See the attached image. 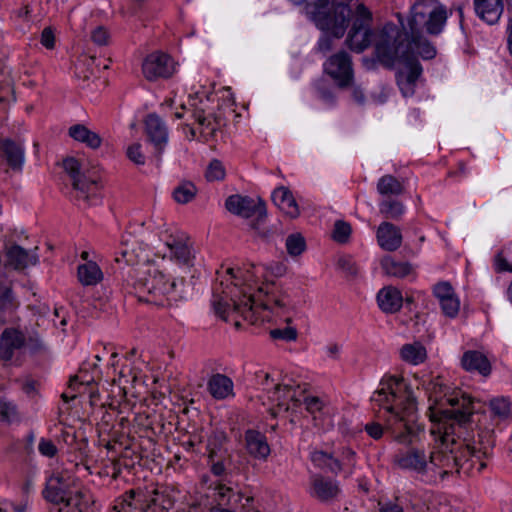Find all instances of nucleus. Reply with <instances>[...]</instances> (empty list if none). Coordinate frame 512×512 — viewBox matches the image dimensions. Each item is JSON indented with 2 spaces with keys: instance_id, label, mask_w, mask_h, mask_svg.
I'll return each instance as SVG.
<instances>
[{
  "instance_id": "obj_45",
  "label": "nucleus",
  "mask_w": 512,
  "mask_h": 512,
  "mask_svg": "<svg viewBox=\"0 0 512 512\" xmlns=\"http://www.w3.org/2000/svg\"><path fill=\"white\" fill-rule=\"evenodd\" d=\"M226 171L221 161L213 159L206 170L205 176L208 181H220L225 178Z\"/></svg>"
},
{
  "instance_id": "obj_56",
  "label": "nucleus",
  "mask_w": 512,
  "mask_h": 512,
  "mask_svg": "<svg viewBox=\"0 0 512 512\" xmlns=\"http://www.w3.org/2000/svg\"><path fill=\"white\" fill-rule=\"evenodd\" d=\"M91 38L97 45H105L108 43L109 34L104 27H97L92 31Z\"/></svg>"
},
{
  "instance_id": "obj_5",
  "label": "nucleus",
  "mask_w": 512,
  "mask_h": 512,
  "mask_svg": "<svg viewBox=\"0 0 512 512\" xmlns=\"http://www.w3.org/2000/svg\"><path fill=\"white\" fill-rule=\"evenodd\" d=\"M183 280L167 278L155 266H148L135 282L138 300L156 306H168L183 298Z\"/></svg>"
},
{
  "instance_id": "obj_9",
  "label": "nucleus",
  "mask_w": 512,
  "mask_h": 512,
  "mask_svg": "<svg viewBox=\"0 0 512 512\" xmlns=\"http://www.w3.org/2000/svg\"><path fill=\"white\" fill-rule=\"evenodd\" d=\"M408 38V34L403 37L395 24H385L373 34L375 54L378 60L387 67L395 66L399 59L409 54Z\"/></svg>"
},
{
  "instance_id": "obj_36",
  "label": "nucleus",
  "mask_w": 512,
  "mask_h": 512,
  "mask_svg": "<svg viewBox=\"0 0 512 512\" xmlns=\"http://www.w3.org/2000/svg\"><path fill=\"white\" fill-rule=\"evenodd\" d=\"M143 498L144 494L142 492L130 490L123 496L122 502L115 506V509H119L118 512L142 511L144 509Z\"/></svg>"
},
{
  "instance_id": "obj_20",
  "label": "nucleus",
  "mask_w": 512,
  "mask_h": 512,
  "mask_svg": "<svg viewBox=\"0 0 512 512\" xmlns=\"http://www.w3.org/2000/svg\"><path fill=\"white\" fill-rule=\"evenodd\" d=\"M24 334L15 328H6L0 337V358L10 361L25 345Z\"/></svg>"
},
{
  "instance_id": "obj_61",
  "label": "nucleus",
  "mask_w": 512,
  "mask_h": 512,
  "mask_svg": "<svg viewBox=\"0 0 512 512\" xmlns=\"http://www.w3.org/2000/svg\"><path fill=\"white\" fill-rule=\"evenodd\" d=\"M341 457H342V460L344 461L345 465L349 466L350 468L355 466L356 454L352 449H350L348 447L343 448L342 452H341Z\"/></svg>"
},
{
  "instance_id": "obj_30",
  "label": "nucleus",
  "mask_w": 512,
  "mask_h": 512,
  "mask_svg": "<svg viewBox=\"0 0 512 512\" xmlns=\"http://www.w3.org/2000/svg\"><path fill=\"white\" fill-rule=\"evenodd\" d=\"M409 38L407 45L409 47V55L415 57V53L423 59H432L436 55L435 48L426 39L424 33H407Z\"/></svg>"
},
{
  "instance_id": "obj_46",
  "label": "nucleus",
  "mask_w": 512,
  "mask_h": 512,
  "mask_svg": "<svg viewBox=\"0 0 512 512\" xmlns=\"http://www.w3.org/2000/svg\"><path fill=\"white\" fill-rule=\"evenodd\" d=\"M17 418V410L13 403L0 398V421L10 423Z\"/></svg>"
},
{
  "instance_id": "obj_38",
  "label": "nucleus",
  "mask_w": 512,
  "mask_h": 512,
  "mask_svg": "<svg viewBox=\"0 0 512 512\" xmlns=\"http://www.w3.org/2000/svg\"><path fill=\"white\" fill-rule=\"evenodd\" d=\"M377 190L381 195H399L402 193L403 187L395 177L385 175L379 179Z\"/></svg>"
},
{
  "instance_id": "obj_43",
  "label": "nucleus",
  "mask_w": 512,
  "mask_h": 512,
  "mask_svg": "<svg viewBox=\"0 0 512 512\" xmlns=\"http://www.w3.org/2000/svg\"><path fill=\"white\" fill-rule=\"evenodd\" d=\"M380 212L387 218L398 219L404 213V206L395 200L383 201L379 205Z\"/></svg>"
},
{
  "instance_id": "obj_39",
  "label": "nucleus",
  "mask_w": 512,
  "mask_h": 512,
  "mask_svg": "<svg viewBox=\"0 0 512 512\" xmlns=\"http://www.w3.org/2000/svg\"><path fill=\"white\" fill-rule=\"evenodd\" d=\"M285 246L287 253L292 257H296L305 251L306 241L300 233H292L286 238Z\"/></svg>"
},
{
  "instance_id": "obj_40",
  "label": "nucleus",
  "mask_w": 512,
  "mask_h": 512,
  "mask_svg": "<svg viewBox=\"0 0 512 512\" xmlns=\"http://www.w3.org/2000/svg\"><path fill=\"white\" fill-rule=\"evenodd\" d=\"M197 189L191 182H183L173 192L174 199L180 204L190 202L196 195Z\"/></svg>"
},
{
  "instance_id": "obj_63",
  "label": "nucleus",
  "mask_w": 512,
  "mask_h": 512,
  "mask_svg": "<svg viewBox=\"0 0 512 512\" xmlns=\"http://www.w3.org/2000/svg\"><path fill=\"white\" fill-rule=\"evenodd\" d=\"M340 350H341V346L336 344V343H332V344H329L327 347H326V353L327 355L330 357V358H333V359H336L340 353Z\"/></svg>"
},
{
  "instance_id": "obj_51",
  "label": "nucleus",
  "mask_w": 512,
  "mask_h": 512,
  "mask_svg": "<svg viewBox=\"0 0 512 512\" xmlns=\"http://www.w3.org/2000/svg\"><path fill=\"white\" fill-rule=\"evenodd\" d=\"M270 336L273 339H281L287 342H291L297 339L298 332L294 327H285L283 329L271 330Z\"/></svg>"
},
{
  "instance_id": "obj_23",
  "label": "nucleus",
  "mask_w": 512,
  "mask_h": 512,
  "mask_svg": "<svg viewBox=\"0 0 512 512\" xmlns=\"http://www.w3.org/2000/svg\"><path fill=\"white\" fill-rule=\"evenodd\" d=\"M377 242L386 251H395L402 244V234L398 227L389 222H382L377 229Z\"/></svg>"
},
{
  "instance_id": "obj_53",
  "label": "nucleus",
  "mask_w": 512,
  "mask_h": 512,
  "mask_svg": "<svg viewBox=\"0 0 512 512\" xmlns=\"http://www.w3.org/2000/svg\"><path fill=\"white\" fill-rule=\"evenodd\" d=\"M433 292L439 302H442L454 295L453 288L448 282H440L436 284Z\"/></svg>"
},
{
  "instance_id": "obj_10",
  "label": "nucleus",
  "mask_w": 512,
  "mask_h": 512,
  "mask_svg": "<svg viewBox=\"0 0 512 512\" xmlns=\"http://www.w3.org/2000/svg\"><path fill=\"white\" fill-rule=\"evenodd\" d=\"M63 167L71 177L75 199L86 205L96 204L102 187L99 179L82 174L80 162L73 157L65 159Z\"/></svg>"
},
{
  "instance_id": "obj_59",
  "label": "nucleus",
  "mask_w": 512,
  "mask_h": 512,
  "mask_svg": "<svg viewBox=\"0 0 512 512\" xmlns=\"http://www.w3.org/2000/svg\"><path fill=\"white\" fill-rule=\"evenodd\" d=\"M54 43V32L49 27L45 28L41 33V44L48 49H52L54 47Z\"/></svg>"
},
{
  "instance_id": "obj_21",
  "label": "nucleus",
  "mask_w": 512,
  "mask_h": 512,
  "mask_svg": "<svg viewBox=\"0 0 512 512\" xmlns=\"http://www.w3.org/2000/svg\"><path fill=\"white\" fill-rule=\"evenodd\" d=\"M0 156L14 170H20L25 159L23 143L11 138H0Z\"/></svg>"
},
{
  "instance_id": "obj_6",
  "label": "nucleus",
  "mask_w": 512,
  "mask_h": 512,
  "mask_svg": "<svg viewBox=\"0 0 512 512\" xmlns=\"http://www.w3.org/2000/svg\"><path fill=\"white\" fill-rule=\"evenodd\" d=\"M358 4H362L360 0H316L309 2L308 16L320 30L340 38Z\"/></svg>"
},
{
  "instance_id": "obj_47",
  "label": "nucleus",
  "mask_w": 512,
  "mask_h": 512,
  "mask_svg": "<svg viewBox=\"0 0 512 512\" xmlns=\"http://www.w3.org/2000/svg\"><path fill=\"white\" fill-rule=\"evenodd\" d=\"M351 234V227L344 221H336L333 230V239L339 243H344L348 240Z\"/></svg>"
},
{
  "instance_id": "obj_17",
  "label": "nucleus",
  "mask_w": 512,
  "mask_h": 512,
  "mask_svg": "<svg viewBox=\"0 0 512 512\" xmlns=\"http://www.w3.org/2000/svg\"><path fill=\"white\" fill-rule=\"evenodd\" d=\"M310 495L321 502L335 500L341 490L337 481L315 474L310 478Z\"/></svg>"
},
{
  "instance_id": "obj_48",
  "label": "nucleus",
  "mask_w": 512,
  "mask_h": 512,
  "mask_svg": "<svg viewBox=\"0 0 512 512\" xmlns=\"http://www.w3.org/2000/svg\"><path fill=\"white\" fill-rule=\"evenodd\" d=\"M492 413L498 417H506L510 412L509 402L505 398H495L490 401Z\"/></svg>"
},
{
  "instance_id": "obj_57",
  "label": "nucleus",
  "mask_w": 512,
  "mask_h": 512,
  "mask_svg": "<svg viewBox=\"0 0 512 512\" xmlns=\"http://www.w3.org/2000/svg\"><path fill=\"white\" fill-rule=\"evenodd\" d=\"M364 429L366 433L374 440L380 439L384 432V428L382 427V425L377 422L367 423Z\"/></svg>"
},
{
  "instance_id": "obj_50",
  "label": "nucleus",
  "mask_w": 512,
  "mask_h": 512,
  "mask_svg": "<svg viewBox=\"0 0 512 512\" xmlns=\"http://www.w3.org/2000/svg\"><path fill=\"white\" fill-rule=\"evenodd\" d=\"M195 119L202 127V132L207 135H213L218 128V124L215 121H212L210 117H206L203 112H195Z\"/></svg>"
},
{
  "instance_id": "obj_60",
  "label": "nucleus",
  "mask_w": 512,
  "mask_h": 512,
  "mask_svg": "<svg viewBox=\"0 0 512 512\" xmlns=\"http://www.w3.org/2000/svg\"><path fill=\"white\" fill-rule=\"evenodd\" d=\"M338 265L350 275H356L358 272V268L355 263L349 258L339 259Z\"/></svg>"
},
{
  "instance_id": "obj_7",
  "label": "nucleus",
  "mask_w": 512,
  "mask_h": 512,
  "mask_svg": "<svg viewBox=\"0 0 512 512\" xmlns=\"http://www.w3.org/2000/svg\"><path fill=\"white\" fill-rule=\"evenodd\" d=\"M43 494L54 505L51 512H82L85 495L68 472L53 474Z\"/></svg>"
},
{
  "instance_id": "obj_52",
  "label": "nucleus",
  "mask_w": 512,
  "mask_h": 512,
  "mask_svg": "<svg viewBox=\"0 0 512 512\" xmlns=\"http://www.w3.org/2000/svg\"><path fill=\"white\" fill-rule=\"evenodd\" d=\"M127 157L129 160L134 162L137 165H144L145 164V156L142 153V147L139 143H134L127 148Z\"/></svg>"
},
{
  "instance_id": "obj_18",
  "label": "nucleus",
  "mask_w": 512,
  "mask_h": 512,
  "mask_svg": "<svg viewBox=\"0 0 512 512\" xmlns=\"http://www.w3.org/2000/svg\"><path fill=\"white\" fill-rule=\"evenodd\" d=\"M145 132L155 150L160 154L168 143V129L157 114H149L144 121Z\"/></svg>"
},
{
  "instance_id": "obj_16",
  "label": "nucleus",
  "mask_w": 512,
  "mask_h": 512,
  "mask_svg": "<svg viewBox=\"0 0 512 512\" xmlns=\"http://www.w3.org/2000/svg\"><path fill=\"white\" fill-rule=\"evenodd\" d=\"M225 205L229 212L244 218L253 215H257L259 218L266 216V206L261 199L231 195L227 198Z\"/></svg>"
},
{
  "instance_id": "obj_14",
  "label": "nucleus",
  "mask_w": 512,
  "mask_h": 512,
  "mask_svg": "<svg viewBox=\"0 0 512 512\" xmlns=\"http://www.w3.org/2000/svg\"><path fill=\"white\" fill-rule=\"evenodd\" d=\"M175 72L172 58L163 52H153L145 57L142 63V73L149 81L159 78H169Z\"/></svg>"
},
{
  "instance_id": "obj_29",
  "label": "nucleus",
  "mask_w": 512,
  "mask_h": 512,
  "mask_svg": "<svg viewBox=\"0 0 512 512\" xmlns=\"http://www.w3.org/2000/svg\"><path fill=\"white\" fill-rule=\"evenodd\" d=\"M274 204L291 218L299 215L297 203L288 188L281 186L276 188L272 193Z\"/></svg>"
},
{
  "instance_id": "obj_15",
  "label": "nucleus",
  "mask_w": 512,
  "mask_h": 512,
  "mask_svg": "<svg viewBox=\"0 0 512 512\" xmlns=\"http://www.w3.org/2000/svg\"><path fill=\"white\" fill-rule=\"evenodd\" d=\"M324 70L340 87L350 85L353 80L351 60L345 52H339L331 56L325 62Z\"/></svg>"
},
{
  "instance_id": "obj_62",
  "label": "nucleus",
  "mask_w": 512,
  "mask_h": 512,
  "mask_svg": "<svg viewBox=\"0 0 512 512\" xmlns=\"http://www.w3.org/2000/svg\"><path fill=\"white\" fill-rule=\"evenodd\" d=\"M326 34L324 36H322L318 42V46H319V49L322 51V52H327L331 49L332 45H331V39L329 37L328 34L332 35L333 37H335L331 32H327V31H324Z\"/></svg>"
},
{
  "instance_id": "obj_37",
  "label": "nucleus",
  "mask_w": 512,
  "mask_h": 512,
  "mask_svg": "<svg viewBox=\"0 0 512 512\" xmlns=\"http://www.w3.org/2000/svg\"><path fill=\"white\" fill-rule=\"evenodd\" d=\"M310 459L317 467L328 469L332 473H338L342 470L340 461L324 451L312 452Z\"/></svg>"
},
{
  "instance_id": "obj_49",
  "label": "nucleus",
  "mask_w": 512,
  "mask_h": 512,
  "mask_svg": "<svg viewBox=\"0 0 512 512\" xmlns=\"http://www.w3.org/2000/svg\"><path fill=\"white\" fill-rule=\"evenodd\" d=\"M440 305H441L443 313L447 317L453 318L459 312L460 302H459L458 298L455 296V294L453 296H451L450 298L445 299L442 302H440Z\"/></svg>"
},
{
  "instance_id": "obj_55",
  "label": "nucleus",
  "mask_w": 512,
  "mask_h": 512,
  "mask_svg": "<svg viewBox=\"0 0 512 512\" xmlns=\"http://www.w3.org/2000/svg\"><path fill=\"white\" fill-rule=\"evenodd\" d=\"M494 268L497 272H512V264L504 257V251H500L495 256Z\"/></svg>"
},
{
  "instance_id": "obj_26",
  "label": "nucleus",
  "mask_w": 512,
  "mask_h": 512,
  "mask_svg": "<svg viewBox=\"0 0 512 512\" xmlns=\"http://www.w3.org/2000/svg\"><path fill=\"white\" fill-rule=\"evenodd\" d=\"M461 364L466 371L477 372L485 377L491 373V364L489 360L479 351H466L462 356Z\"/></svg>"
},
{
  "instance_id": "obj_32",
  "label": "nucleus",
  "mask_w": 512,
  "mask_h": 512,
  "mask_svg": "<svg viewBox=\"0 0 512 512\" xmlns=\"http://www.w3.org/2000/svg\"><path fill=\"white\" fill-rule=\"evenodd\" d=\"M69 136L92 149L99 148L102 143L100 136L96 132L81 124L71 126L69 128Z\"/></svg>"
},
{
  "instance_id": "obj_2",
  "label": "nucleus",
  "mask_w": 512,
  "mask_h": 512,
  "mask_svg": "<svg viewBox=\"0 0 512 512\" xmlns=\"http://www.w3.org/2000/svg\"><path fill=\"white\" fill-rule=\"evenodd\" d=\"M262 266L247 265L236 271L227 269V274L233 279V287L229 292L222 290L223 294L231 296L232 312L243 317L251 324L270 321V312L286 313L295 308L287 290L270 291L269 285L259 286L257 295L253 293L254 287L263 276Z\"/></svg>"
},
{
  "instance_id": "obj_11",
  "label": "nucleus",
  "mask_w": 512,
  "mask_h": 512,
  "mask_svg": "<svg viewBox=\"0 0 512 512\" xmlns=\"http://www.w3.org/2000/svg\"><path fill=\"white\" fill-rule=\"evenodd\" d=\"M372 14L364 4H358L355 10L354 22L348 34L347 43L351 50L362 52L373 42V32L370 30Z\"/></svg>"
},
{
  "instance_id": "obj_35",
  "label": "nucleus",
  "mask_w": 512,
  "mask_h": 512,
  "mask_svg": "<svg viewBox=\"0 0 512 512\" xmlns=\"http://www.w3.org/2000/svg\"><path fill=\"white\" fill-rule=\"evenodd\" d=\"M102 277L99 266L93 261H88L78 267V279L83 285H96Z\"/></svg>"
},
{
  "instance_id": "obj_42",
  "label": "nucleus",
  "mask_w": 512,
  "mask_h": 512,
  "mask_svg": "<svg viewBox=\"0 0 512 512\" xmlns=\"http://www.w3.org/2000/svg\"><path fill=\"white\" fill-rule=\"evenodd\" d=\"M334 413L335 410L333 407L329 406L327 409H325L316 416H314L313 424L315 427L319 428L323 432H327L331 430L334 426Z\"/></svg>"
},
{
  "instance_id": "obj_12",
  "label": "nucleus",
  "mask_w": 512,
  "mask_h": 512,
  "mask_svg": "<svg viewBox=\"0 0 512 512\" xmlns=\"http://www.w3.org/2000/svg\"><path fill=\"white\" fill-rule=\"evenodd\" d=\"M160 240L168 249L169 254H163V258L169 257L182 265H190L194 258L192 243L186 233L177 229H166L160 234Z\"/></svg>"
},
{
  "instance_id": "obj_44",
  "label": "nucleus",
  "mask_w": 512,
  "mask_h": 512,
  "mask_svg": "<svg viewBox=\"0 0 512 512\" xmlns=\"http://www.w3.org/2000/svg\"><path fill=\"white\" fill-rule=\"evenodd\" d=\"M214 489L219 504H232L240 499V497L235 494L233 488L225 484L218 483Z\"/></svg>"
},
{
  "instance_id": "obj_58",
  "label": "nucleus",
  "mask_w": 512,
  "mask_h": 512,
  "mask_svg": "<svg viewBox=\"0 0 512 512\" xmlns=\"http://www.w3.org/2000/svg\"><path fill=\"white\" fill-rule=\"evenodd\" d=\"M211 471L216 476H221L225 472V466L221 459L216 458V453L211 451L209 454Z\"/></svg>"
},
{
  "instance_id": "obj_24",
  "label": "nucleus",
  "mask_w": 512,
  "mask_h": 512,
  "mask_svg": "<svg viewBox=\"0 0 512 512\" xmlns=\"http://www.w3.org/2000/svg\"><path fill=\"white\" fill-rule=\"evenodd\" d=\"M245 447L250 456L259 460H266L271 452L266 436L252 429L245 433Z\"/></svg>"
},
{
  "instance_id": "obj_22",
  "label": "nucleus",
  "mask_w": 512,
  "mask_h": 512,
  "mask_svg": "<svg viewBox=\"0 0 512 512\" xmlns=\"http://www.w3.org/2000/svg\"><path fill=\"white\" fill-rule=\"evenodd\" d=\"M5 265L15 270H22L38 262V255L19 245H12L6 249Z\"/></svg>"
},
{
  "instance_id": "obj_8",
  "label": "nucleus",
  "mask_w": 512,
  "mask_h": 512,
  "mask_svg": "<svg viewBox=\"0 0 512 512\" xmlns=\"http://www.w3.org/2000/svg\"><path fill=\"white\" fill-rule=\"evenodd\" d=\"M448 19L447 9L436 0H419L410 8L407 33L440 34Z\"/></svg>"
},
{
  "instance_id": "obj_34",
  "label": "nucleus",
  "mask_w": 512,
  "mask_h": 512,
  "mask_svg": "<svg viewBox=\"0 0 512 512\" xmlns=\"http://www.w3.org/2000/svg\"><path fill=\"white\" fill-rule=\"evenodd\" d=\"M381 267L385 274L397 278H403L413 272V267L408 262L396 261L391 256H386L381 261Z\"/></svg>"
},
{
  "instance_id": "obj_4",
  "label": "nucleus",
  "mask_w": 512,
  "mask_h": 512,
  "mask_svg": "<svg viewBox=\"0 0 512 512\" xmlns=\"http://www.w3.org/2000/svg\"><path fill=\"white\" fill-rule=\"evenodd\" d=\"M448 390L440 378L430 381L427 386L429 417L431 421L438 422L437 427L431 429V434L444 432V427L454 434L455 425L460 427L467 423L473 413L470 398L448 395Z\"/></svg>"
},
{
  "instance_id": "obj_27",
  "label": "nucleus",
  "mask_w": 512,
  "mask_h": 512,
  "mask_svg": "<svg viewBox=\"0 0 512 512\" xmlns=\"http://www.w3.org/2000/svg\"><path fill=\"white\" fill-rule=\"evenodd\" d=\"M377 302L383 312L395 313L402 307L403 297L397 288L386 286L378 292Z\"/></svg>"
},
{
  "instance_id": "obj_3",
  "label": "nucleus",
  "mask_w": 512,
  "mask_h": 512,
  "mask_svg": "<svg viewBox=\"0 0 512 512\" xmlns=\"http://www.w3.org/2000/svg\"><path fill=\"white\" fill-rule=\"evenodd\" d=\"M371 400L388 412L385 428L396 441L411 444L419 439L423 426L416 422V398L403 378L382 379Z\"/></svg>"
},
{
  "instance_id": "obj_25",
  "label": "nucleus",
  "mask_w": 512,
  "mask_h": 512,
  "mask_svg": "<svg viewBox=\"0 0 512 512\" xmlns=\"http://www.w3.org/2000/svg\"><path fill=\"white\" fill-rule=\"evenodd\" d=\"M473 4L476 15L491 25L499 21L504 9L502 0H474Z\"/></svg>"
},
{
  "instance_id": "obj_13",
  "label": "nucleus",
  "mask_w": 512,
  "mask_h": 512,
  "mask_svg": "<svg viewBox=\"0 0 512 512\" xmlns=\"http://www.w3.org/2000/svg\"><path fill=\"white\" fill-rule=\"evenodd\" d=\"M396 80L404 97H410L415 92L416 82L422 73V67L416 57L409 54L396 62Z\"/></svg>"
},
{
  "instance_id": "obj_28",
  "label": "nucleus",
  "mask_w": 512,
  "mask_h": 512,
  "mask_svg": "<svg viewBox=\"0 0 512 512\" xmlns=\"http://www.w3.org/2000/svg\"><path fill=\"white\" fill-rule=\"evenodd\" d=\"M231 280V283L233 284V279H231V276L229 275V279H226V282H229ZM223 282L220 283L219 286L215 287L213 290V298H212V307L215 311V313L221 317L223 320L227 321L230 314H234L232 312V308H230V304L228 302V299L231 301V296L226 295L222 293V290H225L226 292H229V288H232L230 285H226L223 287Z\"/></svg>"
},
{
  "instance_id": "obj_1",
  "label": "nucleus",
  "mask_w": 512,
  "mask_h": 512,
  "mask_svg": "<svg viewBox=\"0 0 512 512\" xmlns=\"http://www.w3.org/2000/svg\"><path fill=\"white\" fill-rule=\"evenodd\" d=\"M439 443L428 453L420 448H411L395 456V463L402 469L427 476L444 479L454 473L474 475L485 467L494 445L490 431L478 434V439L460 440L444 427Z\"/></svg>"
},
{
  "instance_id": "obj_64",
  "label": "nucleus",
  "mask_w": 512,
  "mask_h": 512,
  "mask_svg": "<svg viewBox=\"0 0 512 512\" xmlns=\"http://www.w3.org/2000/svg\"><path fill=\"white\" fill-rule=\"evenodd\" d=\"M506 33H507L508 48H509V51H510V53L512 55V17L508 21L507 28H506Z\"/></svg>"
},
{
  "instance_id": "obj_33",
  "label": "nucleus",
  "mask_w": 512,
  "mask_h": 512,
  "mask_svg": "<svg viewBox=\"0 0 512 512\" xmlns=\"http://www.w3.org/2000/svg\"><path fill=\"white\" fill-rule=\"evenodd\" d=\"M401 359L411 365H419L427 358L426 348L420 342L404 344L400 349Z\"/></svg>"
},
{
  "instance_id": "obj_19",
  "label": "nucleus",
  "mask_w": 512,
  "mask_h": 512,
  "mask_svg": "<svg viewBox=\"0 0 512 512\" xmlns=\"http://www.w3.org/2000/svg\"><path fill=\"white\" fill-rule=\"evenodd\" d=\"M303 396L304 390L299 385L282 384L275 387L271 400L277 403L279 410L288 411L290 403L296 406L301 403Z\"/></svg>"
},
{
  "instance_id": "obj_41",
  "label": "nucleus",
  "mask_w": 512,
  "mask_h": 512,
  "mask_svg": "<svg viewBox=\"0 0 512 512\" xmlns=\"http://www.w3.org/2000/svg\"><path fill=\"white\" fill-rule=\"evenodd\" d=\"M301 403L304 404L305 409L312 416V419H314V416H316L320 412L323 413V411L330 406L323 399H321L317 396H311V395H305V394L302 398Z\"/></svg>"
},
{
  "instance_id": "obj_54",
  "label": "nucleus",
  "mask_w": 512,
  "mask_h": 512,
  "mask_svg": "<svg viewBox=\"0 0 512 512\" xmlns=\"http://www.w3.org/2000/svg\"><path fill=\"white\" fill-rule=\"evenodd\" d=\"M38 450L41 455L49 458L54 457L58 452V449L55 446V444L51 440L46 438L40 439L38 444Z\"/></svg>"
},
{
  "instance_id": "obj_31",
  "label": "nucleus",
  "mask_w": 512,
  "mask_h": 512,
  "mask_svg": "<svg viewBox=\"0 0 512 512\" xmlns=\"http://www.w3.org/2000/svg\"><path fill=\"white\" fill-rule=\"evenodd\" d=\"M233 382L223 374H215L208 381V390L215 399H226L233 396Z\"/></svg>"
}]
</instances>
